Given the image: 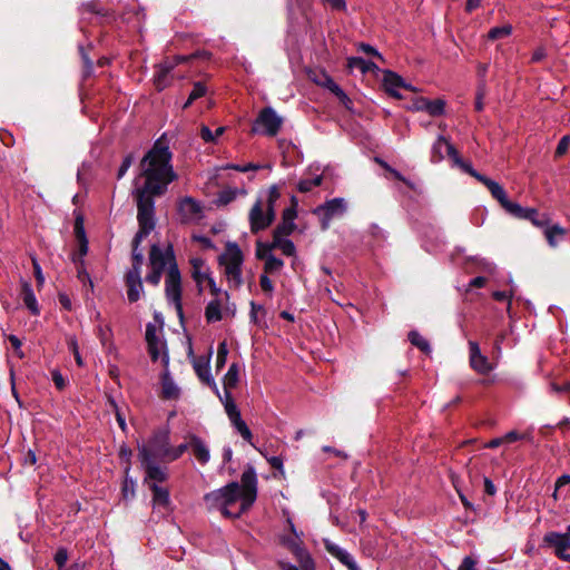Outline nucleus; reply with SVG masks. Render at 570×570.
Segmentation results:
<instances>
[{
  "mask_svg": "<svg viewBox=\"0 0 570 570\" xmlns=\"http://www.w3.org/2000/svg\"><path fill=\"white\" fill-rule=\"evenodd\" d=\"M78 49H79V53L81 56V60H82V65H83L82 66V79L87 80L94 73V61H92V57L90 56V52L94 50V47L90 43L88 46L79 45Z\"/></svg>",
  "mask_w": 570,
  "mask_h": 570,
  "instance_id": "c85d7f7f",
  "label": "nucleus"
},
{
  "mask_svg": "<svg viewBox=\"0 0 570 570\" xmlns=\"http://www.w3.org/2000/svg\"><path fill=\"white\" fill-rule=\"evenodd\" d=\"M347 68L350 70L358 69L363 75L373 71L374 69H379L373 61H367L362 57H350L347 59Z\"/></svg>",
  "mask_w": 570,
  "mask_h": 570,
  "instance_id": "72a5a7b5",
  "label": "nucleus"
},
{
  "mask_svg": "<svg viewBox=\"0 0 570 570\" xmlns=\"http://www.w3.org/2000/svg\"><path fill=\"white\" fill-rule=\"evenodd\" d=\"M228 355V346L227 342L224 340L217 346V356H216V372H219L226 364Z\"/></svg>",
  "mask_w": 570,
  "mask_h": 570,
  "instance_id": "49530a36",
  "label": "nucleus"
},
{
  "mask_svg": "<svg viewBox=\"0 0 570 570\" xmlns=\"http://www.w3.org/2000/svg\"><path fill=\"white\" fill-rule=\"evenodd\" d=\"M248 220L249 228L253 234H258L259 232L268 228V224L265 223L266 218L264 216L263 202L261 199H257L252 206L248 214Z\"/></svg>",
  "mask_w": 570,
  "mask_h": 570,
  "instance_id": "5701e85b",
  "label": "nucleus"
},
{
  "mask_svg": "<svg viewBox=\"0 0 570 570\" xmlns=\"http://www.w3.org/2000/svg\"><path fill=\"white\" fill-rule=\"evenodd\" d=\"M281 197V190L277 185H272L268 189V195L266 199V207H276V202Z\"/></svg>",
  "mask_w": 570,
  "mask_h": 570,
  "instance_id": "13d9d810",
  "label": "nucleus"
},
{
  "mask_svg": "<svg viewBox=\"0 0 570 570\" xmlns=\"http://www.w3.org/2000/svg\"><path fill=\"white\" fill-rule=\"evenodd\" d=\"M169 445V429H157L156 431H154L149 440L145 442V446L147 448V458L150 460L167 463Z\"/></svg>",
  "mask_w": 570,
  "mask_h": 570,
  "instance_id": "39448f33",
  "label": "nucleus"
},
{
  "mask_svg": "<svg viewBox=\"0 0 570 570\" xmlns=\"http://www.w3.org/2000/svg\"><path fill=\"white\" fill-rule=\"evenodd\" d=\"M284 266V262L283 259L272 255V256H268L266 259H265V264H264V273L266 274H274V273H277L279 272Z\"/></svg>",
  "mask_w": 570,
  "mask_h": 570,
  "instance_id": "de8ad7c7",
  "label": "nucleus"
},
{
  "mask_svg": "<svg viewBox=\"0 0 570 570\" xmlns=\"http://www.w3.org/2000/svg\"><path fill=\"white\" fill-rule=\"evenodd\" d=\"M487 95V86L484 83H478L476 86V92H475V101H474V109L476 111H482L484 108L483 99Z\"/></svg>",
  "mask_w": 570,
  "mask_h": 570,
  "instance_id": "5fc2aeb1",
  "label": "nucleus"
},
{
  "mask_svg": "<svg viewBox=\"0 0 570 570\" xmlns=\"http://www.w3.org/2000/svg\"><path fill=\"white\" fill-rule=\"evenodd\" d=\"M209 360L210 355L206 358H198L194 361L193 364L195 373L203 384H205L212 377Z\"/></svg>",
  "mask_w": 570,
  "mask_h": 570,
  "instance_id": "473e14b6",
  "label": "nucleus"
},
{
  "mask_svg": "<svg viewBox=\"0 0 570 570\" xmlns=\"http://www.w3.org/2000/svg\"><path fill=\"white\" fill-rule=\"evenodd\" d=\"M185 60H187L186 56H174L171 58L167 57L161 63H159L154 78V85L158 91H161L169 85L170 71L175 66Z\"/></svg>",
  "mask_w": 570,
  "mask_h": 570,
  "instance_id": "f3484780",
  "label": "nucleus"
},
{
  "mask_svg": "<svg viewBox=\"0 0 570 570\" xmlns=\"http://www.w3.org/2000/svg\"><path fill=\"white\" fill-rule=\"evenodd\" d=\"M240 480L242 511H246L257 498V476L254 466L247 465Z\"/></svg>",
  "mask_w": 570,
  "mask_h": 570,
  "instance_id": "6e6552de",
  "label": "nucleus"
},
{
  "mask_svg": "<svg viewBox=\"0 0 570 570\" xmlns=\"http://www.w3.org/2000/svg\"><path fill=\"white\" fill-rule=\"evenodd\" d=\"M20 296L32 315H39L40 309L32 286L29 282H22Z\"/></svg>",
  "mask_w": 570,
  "mask_h": 570,
  "instance_id": "bb28decb",
  "label": "nucleus"
},
{
  "mask_svg": "<svg viewBox=\"0 0 570 570\" xmlns=\"http://www.w3.org/2000/svg\"><path fill=\"white\" fill-rule=\"evenodd\" d=\"M302 535V532L295 533V535L281 534L278 543L295 557L302 570H316L315 561L306 550Z\"/></svg>",
  "mask_w": 570,
  "mask_h": 570,
  "instance_id": "7ed1b4c3",
  "label": "nucleus"
},
{
  "mask_svg": "<svg viewBox=\"0 0 570 570\" xmlns=\"http://www.w3.org/2000/svg\"><path fill=\"white\" fill-rule=\"evenodd\" d=\"M476 560L471 556H466L463 558L458 570H476L475 569Z\"/></svg>",
  "mask_w": 570,
  "mask_h": 570,
  "instance_id": "774afa93",
  "label": "nucleus"
},
{
  "mask_svg": "<svg viewBox=\"0 0 570 570\" xmlns=\"http://www.w3.org/2000/svg\"><path fill=\"white\" fill-rule=\"evenodd\" d=\"M53 560L59 570L63 569L68 560V550L63 547H60L57 550Z\"/></svg>",
  "mask_w": 570,
  "mask_h": 570,
  "instance_id": "bf43d9fd",
  "label": "nucleus"
},
{
  "mask_svg": "<svg viewBox=\"0 0 570 570\" xmlns=\"http://www.w3.org/2000/svg\"><path fill=\"white\" fill-rule=\"evenodd\" d=\"M77 267V277L78 279L83 284H88L90 286V289L94 288V283L90 278V275L89 273L87 272L86 267H85V261H81V262H78V265H76Z\"/></svg>",
  "mask_w": 570,
  "mask_h": 570,
  "instance_id": "864d4df0",
  "label": "nucleus"
},
{
  "mask_svg": "<svg viewBox=\"0 0 570 570\" xmlns=\"http://www.w3.org/2000/svg\"><path fill=\"white\" fill-rule=\"evenodd\" d=\"M73 215H75L73 234H75L76 240L79 242V240L88 239L87 235H86L85 226H83L85 217H83L82 213L80 210H75Z\"/></svg>",
  "mask_w": 570,
  "mask_h": 570,
  "instance_id": "79ce46f5",
  "label": "nucleus"
},
{
  "mask_svg": "<svg viewBox=\"0 0 570 570\" xmlns=\"http://www.w3.org/2000/svg\"><path fill=\"white\" fill-rule=\"evenodd\" d=\"M315 82L330 90L346 109L351 110L353 106L352 99L346 92L334 81L326 72L322 73V79H315Z\"/></svg>",
  "mask_w": 570,
  "mask_h": 570,
  "instance_id": "6ab92c4d",
  "label": "nucleus"
},
{
  "mask_svg": "<svg viewBox=\"0 0 570 570\" xmlns=\"http://www.w3.org/2000/svg\"><path fill=\"white\" fill-rule=\"evenodd\" d=\"M271 244L263 243L261 240H257L256 243V258L261 261H265L268 256H272V250L274 248H269Z\"/></svg>",
  "mask_w": 570,
  "mask_h": 570,
  "instance_id": "6e6d98bb",
  "label": "nucleus"
},
{
  "mask_svg": "<svg viewBox=\"0 0 570 570\" xmlns=\"http://www.w3.org/2000/svg\"><path fill=\"white\" fill-rule=\"evenodd\" d=\"M188 448H190V441L188 443H181L176 448L169 445L167 463L178 460L188 450Z\"/></svg>",
  "mask_w": 570,
  "mask_h": 570,
  "instance_id": "3c124183",
  "label": "nucleus"
},
{
  "mask_svg": "<svg viewBox=\"0 0 570 570\" xmlns=\"http://www.w3.org/2000/svg\"><path fill=\"white\" fill-rule=\"evenodd\" d=\"M512 32V26L510 23L503 24L501 27L491 28L487 36H509Z\"/></svg>",
  "mask_w": 570,
  "mask_h": 570,
  "instance_id": "e2e57ef3",
  "label": "nucleus"
},
{
  "mask_svg": "<svg viewBox=\"0 0 570 570\" xmlns=\"http://www.w3.org/2000/svg\"><path fill=\"white\" fill-rule=\"evenodd\" d=\"M178 179L171 164H147L145 168V194L163 196L169 184Z\"/></svg>",
  "mask_w": 570,
  "mask_h": 570,
  "instance_id": "f03ea898",
  "label": "nucleus"
},
{
  "mask_svg": "<svg viewBox=\"0 0 570 570\" xmlns=\"http://www.w3.org/2000/svg\"><path fill=\"white\" fill-rule=\"evenodd\" d=\"M482 184L489 189L491 196L502 206L509 198L504 188L497 181L485 177Z\"/></svg>",
  "mask_w": 570,
  "mask_h": 570,
  "instance_id": "7c9ffc66",
  "label": "nucleus"
},
{
  "mask_svg": "<svg viewBox=\"0 0 570 570\" xmlns=\"http://www.w3.org/2000/svg\"><path fill=\"white\" fill-rule=\"evenodd\" d=\"M181 275L177 264L167 269L165 279V295L168 302L181 299Z\"/></svg>",
  "mask_w": 570,
  "mask_h": 570,
  "instance_id": "dca6fc26",
  "label": "nucleus"
},
{
  "mask_svg": "<svg viewBox=\"0 0 570 570\" xmlns=\"http://www.w3.org/2000/svg\"><path fill=\"white\" fill-rule=\"evenodd\" d=\"M78 249L71 254V261L75 265H78V262L83 261V256L88 253V239L77 242Z\"/></svg>",
  "mask_w": 570,
  "mask_h": 570,
  "instance_id": "603ef678",
  "label": "nucleus"
},
{
  "mask_svg": "<svg viewBox=\"0 0 570 570\" xmlns=\"http://www.w3.org/2000/svg\"><path fill=\"white\" fill-rule=\"evenodd\" d=\"M173 153L169 149V141L166 134L161 135L145 154V164H171Z\"/></svg>",
  "mask_w": 570,
  "mask_h": 570,
  "instance_id": "ddd939ff",
  "label": "nucleus"
},
{
  "mask_svg": "<svg viewBox=\"0 0 570 570\" xmlns=\"http://www.w3.org/2000/svg\"><path fill=\"white\" fill-rule=\"evenodd\" d=\"M149 264L151 268L160 269H168L173 264H177L173 245L169 244L163 250L157 244H153L149 249Z\"/></svg>",
  "mask_w": 570,
  "mask_h": 570,
  "instance_id": "2eb2a0df",
  "label": "nucleus"
},
{
  "mask_svg": "<svg viewBox=\"0 0 570 570\" xmlns=\"http://www.w3.org/2000/svg\"><path fill=\"white\" fill-rule=\"evenodd\" d=\"M296 229L294 222L283 220L275 227L273 238H284L289 236Z\"/></svg>",
  "mask_w": 570,
  "mask_h": 570,
  "instance_id": "c03bdc74",
  "label": "nucleus"
},
{
  "mask_svg": "<svg viewBox=\"0 0 570 570\" xmlns=\"http://www.w3.org/2000/svg\"><path fill=\"white\" fill-rule=\"evenodd\" d=\"M239 382V365L237 363H232L227 373L223 379L224 385V395L225 400H227V393H230L229 390L237 386Z\"/></svg>",
  "mask_w": 570,
  "mask_h": 570,
  "instance_id": "c756f323",
  "label": "nucleus"
},
{
  "mask_svg": "<svg viewBox=\"0 0 570 570\" xmlns=\"http://www.w3.org/2000/svg\"><path fill=\"white\" fill-rule=\"evenodd\" d=\"M543 542L548 547L554 548V554L559 559L570 562V554L566 552L569 546V537L567 533L556 531L548 532L543 537Z\"/></svg>",
  "mask_w": 570,
  "mask_h": 570,
  "instance_id": "a211bd4d",
  "label": "nucleus"
},
{
  "mask_svg": "<svg viewBox=\"0 0 570 570\" xmlns=\"http://www.w3.org/2000/svg\"><path fill=\"white\" fill-rule=\"evenodd\" d=\"M205 318L208 323H215L223 318L220 302L218 299L210 301L205 308Z\"/></svg>",
  "mask_w": 570,
  "mask_h": 570,
  "instance_id": "4c0bfd02",
  "label": "nucleus"
},
{
  "mask_svg": "<svg viewBox=\"0 0 570 570\" xmlns=\"http://www.w3.org/2000/svg\"><path fill=\"white\" fill-rule=\"evenodd\" d=\"M410 343L421 352L429 355L432 352L431 345L417 331H411L407 334Z\"/></svg>",
  "mask_w": 570,
  "mask_h": 570,
  "instance_id": "e433bc0d",
  "label": "nucleus"
},
{
  "mask_svg": "<svg viewBox=\"0 0 570 570\" xmlns=\"http://www.w3.org/2000/svg\"><path fill=\"white\" fill-rule=\"evenodd\" d=\"M428 98L416 97L412 99V105L407 107L412 111H425Z\"/></svg>",
  "mask_w": 570,
  "mask_h": 570,
  "instance_id": "338daca9",
  "label": "nucleus"
},
{
  "mask_svg": "<svg viewBox=\"0 0 570 570\" xmlns=\"http://www.w3.org/2000/svg\"><path fill=\"white\" fill-rule=\"evenodd\" d=\"M324 547L326 551L334 558H336L341 563H343L348 570H360L357 563L354 558L344 549L340 548L337 544L333 543L328 539L324 540Z\"/></svg>",
  "mask_w": 570,
  "mask_h": 570,
  "instance_id": "b1692460",
  "label": "nucleus"
},
{
  "mask_svg": "<svg viewBox=\"0 0 570 570\" xmlns=\"http://www.w3.org/2000/svg\"><path fill=\"white\" fill-rule=\"evenodd\" d=\"M524 220L531 222L537 227L546 228L549 223V217L546 214L539 213L535 208L529 207Z\"/></svg>",
  "mask_w": 570,
  "mask_h": 570,
  "instance_id": "a19ab883",
  "label": "nucleus"
},
{
  "mask_svg": "<svg viewBox=\"0 0 570 570\" xmlns=\"http://www.w3.org/2000/svg\"><path fill=\"white\" fill-rule=\"evenodd\" d=\"M501 207L517 219H524L527 217V210L529 209V207H522L520 204L513 203L510 199H508Z\"/></svg>",
  "mask_w": 570,
  "mask_h": 570,
  "instance_id": "ea45409f",
  "label": "nucleus"
},
{
  "mask_svg": "<svg viewBox=\"0 0 570 570\" xmlns=\"http://www.w3.org/2000/svg\"><path fill=\"white\" fill-rule=\"evenodd\" d=\"M80 14L82 20L97 24H109L116 19L114 10L105 7L99 0L82 3Z\"/></svg>",
  "mask_w": 570,
  "mask_h": 570,
  "instance_id": "423d86ee",
  "label": "nucleus"
},
{
  "mask_svg": "<svg viewBox=\"0 0 570 570\" xmlns=\"http://www.w3.org/2000/svg\"><path fill=\"white\" fill-rule=\"evenodd\" d=\"M139 173L134 180L132 195L137 205V222L138 230L136 232L131 242V267L124 275V283L126 295L129 303H136L140 298L139 288L141 287L140 266L142 264V253L139 249V244L142 239V159L138 165Z\"/></svg>",
  "mask_w": 570,
  "mask_h": 570,
  "instance_id": "f257e3e1",
  "label": "nucleus"
},
{
  "mask_svg": "<svg viewBox=\"0 0 570 570\" xmlns=\"http://www.w3.org/2000/svg\"><path fill=\"white\" fill-rule=\"evenodd\" d=\"M425 111L432 117H440L445 111V101L441 98L434 100L428 99Z\"/></svg>",
  "mask_w": 570,
  "mask_h": 570,
  "instance_id": "a18cd8bd",
  "label": "nucleus"
},
{
  "mask_svg": "<svg viewBox=\"0 0 570 570\" xmlns=\"http://www.w3.org/2000/svg\"><path fill=\"white\" fill-rule=\"evenodd\" d=\"M446 140L445 137L439 136L434 141L431 150V161L433 164H438L444 158L443 148L446 147Z\"/></svg>",
  "mask_w": 570,
  "mask_h": 570,
  "instance_id": "37998d69",
  "label": "nucleus"
},
{
  "mask_svg": "<svg viewBox=\"0 0 570 570\" xmlns=\"http://www.w3.org/2000/svg\"><path fill=\"white\" fill-rule=\"evenodd\" d=\"M469 351L470 365L475 372L480 374H488L492 371V365L490 364L488 357L482 355L479 344L476 342H469Z\"/></svg>",
  "mask_w": 570,
  "mask_h": 570,
  "instance_id": "aec40b11",
  "label": "nucleus"
},
{
  "mask_svg": "<svg viewBox=\"0 0 570 570\" xmlns=\"http://www.w3.org/2000/svg\"><path fill=\"white\" fill-rule=\"evenodd\" d=\"M269 248H278L286 256H294L296 253L294 243L288 238H273Z\"/></svg>",
  "mask_w": 570,
  "mask_h": 570,
  "instance_id": "58836bf2",
  "label": "nucleus"
},
{
  "mask_svg": "<svg viewBox=\"0 0 570 570\" xmlns=\"http://www.w3.org/2000/svg\"><path fill=\"white\" fill-rule=\"evenodd\" d=\"M225 412L232 423V425L237 430V432L242 435V438L254 445L252 443L253 434L246 422L242 419L240 411L238 410L236 403L234 402L232 394L227 393V400L224 402Z\"/></svg>",
  "mask_w": 570,
  "mask_h": 570,
  "instance_id": "9d476101",
  "label": "nucleus"
},
{
  "mask_svg": "<svg viewBox=\"0 0 570 570\" xmlns=\"http://www.w3.org/2000/svg\"><path fill=\"white\" fill-rule=\"evenodd\" d=\"M207 88L202 81L194 83L193 90L189 94L190 100H197L206 95Z\"/></svg>",
  "mask_w": 570,
  "mask_h": 570,
  "instance_id": "680f3d73",
  "label": "nucleus"
},
{
  "mask_svg": "<svg viewBox=\"0 0 570 570\" xmlns=\"http://www.w3.org/2000/svg\"><path fill=\"white\" fill-rule=\"evenodd\" d=\"M204 502L206 503L207 508L209 510H219L220 513L225 517V518H232V519H236V518H239L242 513H244L245 511H242V508L239 509L238 512H232L227 507H225V504L223 503V499L220 497V492L217 490H214L212 492H208L204 495Z\"/></svg>",
  "mask_w": 570,
  "mask_h": 570,
  "instance_id": "4be33fe9",
  "label": "nucleus"
},
{
  "mask_svg": "<svg viewBox=\"0 0 570 570\" xmlns=\"http://www.w3.org/2000/svg\"><path fill=\"white\" fill-rule=\"evenodd\" d=\"M283 126V118L277 115L274 108H263L253 125L252 131L258 132L259 127L263 128L262 132L269 137H275Z\"/></svg>",
  "mask_w": 570,
  "mask_h": 570,
  "instance_id": "0eeeda50",
  "label": "nucleus"
},
{
  "mask_svg": "<svg viewBox=\"0 0 570 570\" xmlns=\"http://www.w3.org/2000/svg\"><path fill=\"white\" fill-rule=\"evenodd\" d=\"M223 503L225 507L234 504L238 499H242L240 484L236 481L229 482L225 487L218 489Z\"/></svg>",
  "mask_w": 570,
  "mask_h": 570,
  "instance_id": "a878e982",
  "label": "nucleus"
},
{
  "mask_svg": "<svg viewBox=\"0 0 570 570\" xmlns=\"http://www.w3.org/2000/svg\"><path fill=\"white\" fill-rule=\"evenodd\" d=\"M145 342L147 343L148 353L154 362L160 357L165 368L168 366L169 356L164 350L166 344L156 336V328L153 324H148L145 331Z\"/></svg>",
  "mask_w": 570,
  "mask_h": 570,
  "instance_id": "9b49d317",
  "label": "nucleus"
},
{
  "mask_svg": "<svg viewBox=\"0 0 570 570\" xmlns=\"http://www.w3.org/2000/svg\"><path fill=\"white\" fill-rule=\"evenodd\" d=\"M129 469L130 466H125V479L121 487V497L125 501L131 500L135 497L136 482L132 478L129 476Z\"/></svg>",
  "mask_w": 570,
  "mask_h": 570,
  "instance_id": "c9c22d12",
  "label": "nucleus"
},
{
  "mask_svg": "<svg viewBox=\"0 0 570 570\" xmlns=\"http://www.w3.org/2000/svg\"><path fill=\"white\" fill-rule=\"evenodd\" d=\"M218 262L225 266L226 275L240 285L244 256L239 246L234 242H227L226 252L218 257Z\"/></svg>",
  "mask_w": 570,
  "mask_h": 570,
  "instance_id": "20e7f679",
  "label": "nucleus"
},
{
  "mask_svg": "<svg viewBox=\"0 0 570 570\" xmlns=\"http://www.w3.org/2000/svg\"><path fill=\"white\" fill-rule=\"evenodd\" d=\"M382 87L389 96L395 99H403L397 89L406 86L405 80L399 73L387 69L383 71Z\"/></svg>",
  "mask_w": 570,
  "mask_h": 570,
  "instance_id": "412c9836",
  "label": "nucleus"
},
{
  "mask_svg": "<svg viewBox=\"0 0 570 570\" xmlns=\"http://www.w3.org/2000/svg\"><path fill=\"white\" fill-rule=\"evenodd\" d=\"M346 209L345 202L343 198H333L317 206L314 209V214L322 215L321 228L326 230L330 227V222L334 216L344 214Z\"/></svg>",
  "mask_w": 570,
  "mask_h": 570,
  "instance_id": "f8f14e48",
  "label": "nucleus"
},
{
  "mask_svg": "<svg viewBox=\"0 0 570 570\" xmlns=\"http://www.w3.org/2000/svg\"><path fill=\"white\" fill-rule=\"evenodd\" d=\"M147 488L151 492V505L154 510L161 512L163 514L168 513L173 510L170 492L166 483H153L150 485H147Z\"/></svg>",
  "mask_w": 570,
  "mask_h": 570,
  "instance_id": "4468645a",
  "label": "nucleus"
},
{
  "mask_svg": "<svg viewBox=\"0 0 570 570\" xmlns=\"http://www.w3.org/2000/svg\"><path fill=\"white\" fill-rule=\"evenodd\" d=\"M179 210L184 215L193 217L202 213V206L193 197L186 196L179 203Z\"/></svg>",
  "mask_w": 570,
  "mask_h": 570,
  "instance_id": "2f4dec72",
  "label": "nucleus"
},
{
  "mask_svg": "<svg viewBox=\"0 0 570 570\" xmlns=\"http://www.w3.org/2000/svg\"><path fill=\"white\" fill-rule=\"evenodd\" d=\"M8 340L11 343V346L13 347L16 355L19 358H23L24 353L21 351V345H22L21 340L13 334L8 335Z\"/></svg>",
  "mask_w": 570,
  "mask_h": 570,
  "instance_id": "0e129e2a",
  "label": "nucleus"
},
{
  "mask_svg": "<svg viewBox=\"0 0 570 570\" xmlns=\"http://www.w3.org/2000/svg\"><path fill=\"white\" fill-rule=\"evenodd\" d=\"M569 145H570V137L569 136H563L559 140L558 146L556 148V151H554L556 157L563 156L567 153V150L569 148Z\"/></svg>",
  "mask_w": 570,
  "mask_h": 570,
  "instance_id": "69168bd1",
  "label": "nucleus"
},
{
  "mask_svg": "<svg viewBox=\"0 0 570 570\" xmlns=\"http://www.w3.org/2000/svg\"><path fill=\"white\" fill-rule=\"evenodd\" d=\"M459 166L464 173L469 174L470 176L474 177L478 181L482 183L483 179L487 177L485 175L483 174H480L479 171H476L472 165L468 161H464L463 159L459 161V164L456 165Z\"/></svg>",
  "mask_w": 570,
  "mask_h": 570,
  "instance_id": "4d7b16f0",
  "label": "nucleus"
},
{
  "mask_svg": "<svg viewBox=\"0 0 570 570\" xmlns=\"http://www.w3.org/2000/svg\"><path fill=\"white\" fill-rule=\"evenodd\" d=\"M180 395L179 387L175 384L173 379L169 375L168 370L161 374V391L160 397L163 400H177Z\"/></svg>",
  "mask_w": 570,
  "mask_h": 570,
  "instance_id": "393cba45",
  "label": "nucleus"
},
{
  "mask_svg": "<svg viewBox=\"0 0 570 570\" xmlns=\"http://www.w3.org/2000/svg\"><path fill=\"white\" fill-rule=\"evenodd\" d=\"M543 234H544V237H546L548 244L551 247H557L558 239L562 238L567 234V230L563 227H561L560 225L556 224L552 226L548 225L544 228Z\"/></svg>",
  "mask_w": 570,
  "mask_h": 570,
  "instance_id": "f704fd0d",
  "label": "nucleus"
},
{
  "mask_svg": "<svg viewBox=\"0 0 570 570\" xmlns=\"http://www.w3.org/2000/svg\"><path fill=\"white\" fill-rule=\"evenodd\" d=\"M189 440H190V448H191L193 453L196 456V459L202 464H206L210 459V454H209V450L206 446V444L204 443V441L195 434H190Z\"/></svg>",
  "mask_w": 570,
  "mask_h": 570,
  "instance_id": "cd10ccee",
  "label": "nucleus"
},
{
  "mask_svg": "<svg viewBox=\"0 0 570 570\" xmlns=\"http://www.w3.org/2000/svg\"><path fill=\"white\" fill-rule=\"evenodd\" d=\"M237 195V190L233 188H226L218 193L215 204L217 206H225L232 203Z\"/></svg>",
  "mask_w": 570,
  "mask_h": 570,
  "instance_id": "09e8293b",
  "label": "nucleus"
},
{
  "mask_svg": "<svg viewBox=\"0 0 570 570\" xmlns=\"http://www.w3.org/2000/svg\"><path fill=\"white\" fill-rule=\"evenodd\" d=\"M323 181L322 176H316L312 179H302L297 185V189L301 193H308L313 189V187L320 186Z\"/></svg>",
  "mask_w": 570,
  "mask_h": 570,
  "instance_id": "8fccbe9b",
  "label": "nucleus"
},
{
  "mask_svg": "<svg viewBox=\"0 0 570 570\" xmlns=\"http://www.w3.org/2000/svg\"><path fill=\"white\" fill-rule=\"evenodd\" d=\"M107 396V400H108V403L110 404V406L112 407V410L116 412V417H117V422L119 424V426L125 430L126 428V422H125V417L124 415L120 413L119 411V407L115 401V399L110 395V394H106Z\"/></svg>",
  "mask_w": 570,
  "mask_h": 570,
  "instance_id": "052dcab7",
  "label": "nucleus"
},
{
  "mask_svg": "<svg viewBox=\"0 0 570 570\" xmlns=\"http://www.w3.org/2000/svg\"><path fill=\"white\" fill-rule=\"evenodd\" d=\"M169 475L168 463L148 459L145 446V485L165 484L168 482Z\"/></svg>",
  "mask_w": 570,
  "mask_h": 570,
  "instance_id": "1a4fd4ad",
  "label": "nucleus"
}]
</instances>
